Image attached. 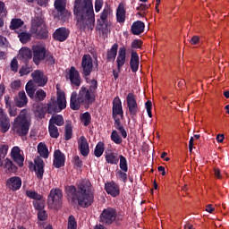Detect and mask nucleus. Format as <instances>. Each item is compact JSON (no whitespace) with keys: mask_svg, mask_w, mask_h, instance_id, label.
<instances>
[{"mask_svg":"<svg viewBox=\"0 0 229 229\" xmlns=\"http://www.w3.org/2000/svg\"><path fill=\"white\" fill-rule=\"evenodd\" d=\"M73 13L80 30H94L96 18L92 0H75Z\"/></svg>","mask_w":229,"mask_h":229,"instance_id":"nucleus-1","label":"nucleus"},{"mask_svg":"<svg viewBox=\"0 0 229 229\" xmlns=\"http://www.w3.org/2000/svg\"><path fill=\"white\" fill-rule=\"evenodd\" d=\"M91 190L90 182L82 181L78 185L77 191L74 186L68 187L67 194L72 201H76L77 199L80 207L87 208V207H90L94 203V195L90 191Z\"/></svg>","mask_w":229,"mask_h":229,"instance_id":"nucleus-2","label":"nucleus"},{"mask_svg":"<svg viewBox=\"0 0 229 229\" xmlns=\"http://www.w3.org/2000/svg\"><path fill=\"white\" fill-rule=\"evenodd\" d=\"M92 103H94V94L85 87H81L79 95L76 92L72 93L70 102L72 110H80L81 105H90Z\"/></svg>","mask_w":229,"mask_h":229,"instance_id":"nucleus-3","label":"nucleus"},{"mask_svg":"<svg viewBox=\"0 0 229 229\" xmlns=\"http://www.w3.org/2000/svg\"><path fill=\"white\" fill-rule=\"evenodd\" d=\"M30 126V121L26 117V110L23 109L13 123V131L20 137H24V135L29 133Z\"/></svg>","mask_w":229,"mask_h":229,"instance_id":"nucleus-4","label":"nucleus"},{"mask_svg":"<svg viewBox=\"0 0 229 229\" xmlns=\"http://www.w3.org/2000/svg\"><path fill=\"white\" fill-rule=\"evenodd\" d=\"M30 31L33 33V35H36L38 38H47L48 32L47 29L46 28V23H44V18H42V15L35 16L32 19Z\"/></svg>","mask_w":229,"mask_h":229,"instance_id":"nucleus-5","label":"nucleus"},{"mask_svg":"<svg viewBox=\"0 0 229 229\" xmlns=\"http://www.w3.org/2000/svg\"><path fill=\"white\" fill-rule=\"evenodd\" d=\"M8 145L0 146V167L4 166L5 173H17V165L10 158H5L3 163V158L8 155Z\"/></svg>","mask_w":229,"mask_h":229,"instance_id":"nucleus-6","label":"nucleus"},{"mask_svg":"<svg viewBox=\"0 0 229 229\" xmlns=\"http://www.w3.org/2000/svg\"><path fill=\"white\" fill-rule=\"evenodd\" d=\"M108 15H110V8L105 7L100 15V19L98 21V30H99V31H101L103 35L110 31V22L108 21Z\"/></svg>","mask_w":229,"mask_h":229,"instance_id":"nucleus-7","label":"nucleus"},{"mask_svg":"<svg viewBox=\"0 0 229 229\" xmlns=\"http://www.w3.org/2000/svg\"><path fill=\"white\" fill-rule=\"evenodd\" d=\"M57 106H55V102H52L48 104V114H51V112H61V110H64L67 107V100L65 98V93L63 91L58 90L57 91Z\"/></svg>","mask_w":229,"mask_h":229,"instance_id":"nucleus-8","label":"nucleus"},{"mask_svg":"<svg viewBox=\"0 0 229 229\" xmlns=\"http://www.w3.org/2000/svg\"><path fill=\"white\" fill-rule=\"evenodd\" d=\"M117 219V211L114 208H107L100 215V222L103 225H112Z\"/></svg>","mask_w":229,"mask_h":229,"instance_id":"nucleus-9","label":"nucleus"},{"mask_svg":"<svg viewBox=\"0 0 229 229\" xmlns=\"http://www.w3.org/2000/svg\"><path fill=\"white\" fill-rule=\"evenodd\" d=\"M123 103L121 102V98L116 97L113 101V117L116 126H119V121L123 119Z\"/></svg>","mask_w":229,"mask_h":229,"instance_id":"nucleus-10","label":"nucleus"},{"mask_svg":"<svg viewBox=\"0 0 229 229\" xmlns=\"http://www.w3.org/2000/svg\"><path fill=\"white\" fill-rule=\"evenodd\" d=\"M62 198H64V195L60 189H52L48 196V203L54 208H58V206L62 203Z\"/></svg>","mask_w":229,"mask_h":229,"instance_id":"nucleus-11","label":"nucleus"},{"mask_svg":"<svg viewBox=\"0 0 229 229\" xmlns=\"http://www.w3.org/2000/svg\"><path fill=\"white\" fill-rule=\"evenodd\" d=\"M33 51V62L36 65H38L44 58H46V47L43 45H35L32 47Z\"/></svg>","mask_w":229,"mask_h":229,"instance_id":"nucleus-12","label":"nucleus"},{"mask_svg":"<svg viewBox=\"0 0 229 229\" xmlns=\"http://www.w3.org/2000/svg\"><path fill=\"white\" fill-rule=\"evenodd\" d=\"M82 74L84 76H90L92 69H94V64L92 63V57L89 55H84L81 60Z\"/></svg>","mask_w":229,"mask_h":229,"instance_id":"nucleus-13","label":"nucleus"},{"mask_svg":"<svg viewBox=\"0 0 229 229\" xmlns=\"http://www.w3.org/2000/svg\"><path fill=\"white\" fill-rule=\"evenodd\" d=\"M127 106L130 112V114L133 117L137 115L139 112V105L137 104V98L133 93H129L126 97Z\"/></svg>","mask_w":229,"mask_h":229,"instance_id":"nucleus-14","label":"nucleus"},{"mask_svg":"<svg viewBox=\"0 0 229 229\" xmlns=\"http://www.w3.org/2000/svg\"><path fill=\"white\" fill-rule=\"evenodd\" d=\"M31 78L38 87H46L47 85V77L40 70L34 71L31 73Z\"/></svg>","mask_w":229,"mask_h":229,"instance_id":"nucleus-15","label":"nucleus"},{"mask_svg":"<svg viewBox=\"0 0 229 229\" xmlns=\"http://www.w3.org/2000/svg\"><path fill=\"white\" fill-rule=\"evenodd\" d=\"M11 158L17 163L19 167L24 165V156L22 150L19 147H13L11 150Z\"/></svg>","mask_w":229,"mask_h":229,"instance_id":"nucleus-16","label":"nucleus"},{"mask_svg":"<svg viewBox=\"0 0 229 229\" xmlns=\"http://www.w3.org/2000/svg\"><path fill=\"white\" fill-rule=\"evenodd\" d=\"M68 79L70 80L72 85H75V87H80L81 85V77L80 76V72H78L74 66L70 68L68 72Z\"/></svg>","mask_w":229,"mask_h":229,"instance_id":"nucleus-17","label":"nucleus"},{"mask_svg":"<svg viewBox=\"0 0 229 229\" xmlns=\"http://www.w3.org/2000/svg\"><path fill=\"white\" fill-rule=\"evenodd\" d=\"M22 186V180L19 176H13L6 181V187L10 189V191H19Z\"/></svg>","mask_w":229,"mask_h":229,"instance_id":"nucleus-18","label":"nucleus"},{"mask_svg":"<svg viewBox=\"0 0 229 229\" xmlns=\"http://www.w3.org/2000/svg\"><path fill=\"white\" fill-rule=\"evenodd\" d=\"M10 130V118L4 114L3 108H0V131L6 133Z\"/></svg>","mask_w":229,"mask_h":229,"instance_id":"nucleus-19","label":"nucleus"},{"mask_svg":"<svg viewBox=\"0 0 229 229\" xmlns=\"http://www.w3.org/2000/svg\"><path fill=\"white\" fill-rule=\"evenodd\" d=\"M65 165V155L62 153L59 149L55 150L54 153V165L57 169H60V167H64Z\"/></svg>","mask_w":229,"mask_h":229,"instance_id":"nucleus-20","label":"nucleus"},{"mask_svg":"<svg viewBox=\"0 0 229 229\" xmlns=\"http://www.w3.org/2000/svg\"><path fill=\"white\" fill-rule=\"evenodd\" d=\"M14 105L18 108H23L28 105V97L26 96V92L20 91L16 97L14 98Z\"/></svg>","mask_w":229,"mask_h":229,"instance_id":"nucleus-21","label":"nucleus"},{"mask_svg":"<svg viewBox=\"0 0 229 229\" xmlns=\"http://www.w3.org/2000/svg\"><path fill=\"white\" fill-rule=\"evenodd\" d=\"M78 146L81 151V155H82V157H88L89 153V142L87 141V138H85V136H81V138H79Z\"/></svg>","mask_w":229,"mask_h":229,"instance_id":"nucleus-22","label":"nucleus"},{"mask_svg":"<svg viewBox=\"0 0 229 229\" xmlns=\"http://www.w3.org/2000/svg\"><path fill=\"white\" fill-rule=\"evenodd\" d=\"M34 171L38 180H42V177L44 176V160L40 157L34 160Z\"/></svg>","mask_w":229,"mask_h":229,"instance_id":"nucleus-23","label":"nucleus"},{"mask_svg":"<svg viewBox=\"0 0 229 229\" xmlns=\"http://www.w3.org/2000/svg\"><path fill=\"white\" fill-rule=\"evenodd\" d=\"M67 37H69V30H67L65 28H59L53 34V38H55V40H58L59 42L67 40Z\"/></svg>","mask_w":229,"mask_h":229,"instance_id":"nucleus-24","label":"nucleus"},{"mask_svg":"<svg viewBox=\"0 0 229 229\" xmlns=\"http://www.w3.org/2000/svg\"><path fill=\"white\" fill-rule=\"evenodd\" d=\"M117 22L123 23L126 21V4L121 3L116 9Z\"/></svg>","mask_w":229,"mask_h":229,"instance_id":"nucleus-25","label":"nucleus"},{"mask_svg":"<svg viewBox=\"0 0 229 229\" xmlns=\"http://www.w3.org/2000/svg\"><path fill=\"white\" fill-rule=\"evenodd\" d=\"M117 68L121 69L126 64V47H121L118 51V56L116 58Z\"/></svg>","mask_w":229,"mask_h":229,"instance_id":"nucleus-26","label":"nucleus"},{"mask_svg":"<svg viewBox=\"0 0 229 229\" xmlns=\"http://www.w3.org/2000/svg\"><path fill=\"white\" fill-rule=\"evenodd\" d=\"M106 191L107 194H110L113 198L119 196V186L114 182L106 183Z\"/></svg>","mask_w":229,"mask_h":229,"instance_id":"nucleus-27","label":"nucleus"},{"mask_svg":"<svg viewBox=\"0 0 229 229\" xmlns=\"http://www.w3.org/2000/svg\"><path fill=\"white\" fill-rule=\"evenodd\" d=\"M139 54H137L135 51H132L130 61L131 70L132 72H137L139 71Z\"/></svg>","mask_w":229,"mask_h":229,"instance_id":"nucleus-28","label":"nucleus"},{"mask_svg":"<svg viewBox=\"0 0 229 229\" xmlns=\"http://www.w3.org/2000/svg\"><path fill=\"white\" fill-rule=\"evenodd\" d=\"M144 28H146L144 22L138 21L132 24L131 31L132 35H140V33H144Z\"/></svg>","mask_w":229,"mask_h":229,"instance_id":"nucleus-29","label":"nucleus"},{"mask_svg":"<svg viewBox=\"0 0 229 229\" xmlns=\"http://www.w3.org/2000/svg\"><path fill=\"white\" fill-rule=\"evenodd\" d=\"M117 49H119V45L114 43L112 47L107 51L106 60L107 62H114L117 56Z\"/></svg>","mask_w":229,"mask_h":229,"instance_id":"nucleus-30","label":"nucleus"},{"mask_svg":"<svg viewBox=\"0 0 229 229\" xmlns=\"http://www.w3.org/2000/svg\"><path fill=\"white\" fill-rule=\"evenodd\" d=\"M47 93H46V91H44V89H39L38 90H36V92H34L33 94V98L34 101H36L37 103H40V101H44L45 98H47Z\"/></svg>","mask_w":229,"mask_h":229,"instance_id":"nucleus-31","label":"nucleus"},{"mask_svg":"<svg viewBox=\"0 0 229 229\" xmlns=\"http://www.w3.org/2000/svg\"><path fill=\"white\" fill-rule=\"evenodd\" d=\"M19 58H21L23 60H30L33 54L31 53V50L28 47H22L19 51Z\"/></svg>","mask_w":229,"mask_h":229,"instance_id":"nucleus-32","label":"nucleus"},{"mask_svg":"<svg viewBox=\"0 0 229 229\" xmlns=\"http://www.w3.org/2000/svg\"><path fill=\"white\" fill-rule=\"evenodd\" d=\"M38 153L43 158H47V157H49V150L47 149V147L46 146V143L40 142L38 145Z\"/></svg>","mask_w":229,"mask_h":229,"instance_id":"nucleus-33","label":"nucleus"},{"mask_svg":"<svg viewBox=\"0 0 229 229\" xmlns=\"http://www.w3.org/2000/svg\"><path fill=\"white\" fill-rule=\"evenodd\" d=\"M49 124H52L54 126L55 124H56V126H64V116L60 114L53 115L49 121Z\"/></svg>","mask_w":229,"mask_h":229,"instance_id":"nucleus-34","label":"nucleus"},{"mask_svg":"<svg viewBox=\"0 0 229 229\" xmlns=\"http://www.w3.org/2000/svg\"><path fill=\"white\" fill-rule=\"evenodd\" d=\"M57 17L59 21L65 22L66 21H69V17H71V13H69L67 9H61L57 11Z\"/></svg>","mask_w":229,"mask_h":229,"instance_id":"nucleus-35","label":"nucleus"},{"mask_svg":"<svg viewBox=\"0 0 229 229\" xmlns=\"http://www.w3.org/2000/svg\"><path fill=\"white\" fill-rule=\"evenodd\" d=\"M106 160L107 164H112V165H117L119 164V158H117V156L114 152H106Z\"/></svg>","mask_w":229,"mask_h":229,"instance_id":"nucleus-36","label":"nucleus"},{"mask_svg":"<svg viewBox=\"0 0 229 229\" xmlns=\"http://www.w3.org/2000/svg\"><path fill=\"white\" fill-rule=\"evenodd\" d=\"M25 90L29 96V98H33V95L35 94V84L33 81H29L25 86Z\"/></svg>","mask_w":229,"mask_h":229,"instance_id":"nucleus-37","label":"nucleus"},{"mask_svg":"<svg viewBox=\"0 0 229 229\" xmlns=\"http://www.w3.org/2000/svg\"><path fill=\"white\" fill-rule=\"evenodd\" d=\"M6 13H8L6 11V6L3 2L0 1V28L4 26V20H3V17H6Z\"/></svg>","mask_w":229,"mask_h":229,"instance_id":"nucleus-38","label":"nucleus"},{"mask_svg":"<svg viewBox=\"0 0 229 229\" xmlns=\"http://www.w3.org/2000/svg\"><path fill=\"white\" fill-rule=\"evenodd\" d=\"M103 153H105V143L100 141L97 144L95 148L94 155L95 157L99 158V157H101Z\"/></svg>","mask_w":229,"mask_h":229,"instance_id":"nucleus-39","label":"nucleus"},{"mask_svg":"<svg viewBox=\"0 0 229 229\" xmlns=\"http://www.w3.org/2000/svg\"><path fill=\"white\" fill-rule=\"evenodd\" d=\"M48 131L52 139H58V137L60 136V132L58 131V127H56V125H52L51 123H49Z\"/></svg>","mask_w":229,"mask_h":229,"instance_id":"nucleus-40","label":"nucleus"},{"mask_svg":"<svg viewBox=\"0 0 229 229\" xmlns=\"http://www.w3.org/2000/svg\"><path fill=\"white\" fill-rule=\"evenodd\" d=\"M24 25V21L21 19H13L10 25V30H19V28H22Z\"/></svg>","mask_w":229,"mask_h":229,"instance_id":"nucleus-41","label":"nucleus"},{"mask_svg":"<svg viewBox=\"0 0 229 229\" xmlns=\"http://www.w3.org/2000/svg\"><path fill=\"white\" fill-rule=\"evenodd\" d=\"M26 196H28V198H30V199H35L36 201L42 200V195L33 191H27Z\"/></svg>","mask_w":229,"mask_h":229,"instance_id":"nucleus-42","label":"nucleus"},{"mask_svg":"<svg viewBox=\"0 0 229 229\" xmlns=\"http://www.w3.org/2000/svg\"><path fill=\"white\" fill-rule=\"evenodd\" d=\"M92 117L90 116V113L86 112L81 116V121L84 126H89L90 124Z\"/></svg>","mask_w":229,"mask_h":229,"instance_id":"nucleus-43","label":"nucleus"},{"mask_svg":"<svg viewBox=\"0 0 229 229\" xmlns=\"http://www.w3.org/2000/svg\"><path fill=\"white\" fill-rule=\"evenodd\" d=\"M111 140H113L114 144H121L123 142V138L119 136L117 131H113L111 133Z\"/></svg>","mask_w":229,"mask_h":229,"instance_id":"nucleus-44","label":"nucleus"},{"mask_svg":"<svg viewBox=\"0 0 229 229\" xmlns=\"http://www.w3.org/2000/svg\"><path fill=\"white\" fill-rule=\"evenodd\" d=\"M18 37L21 44H26L27 42H30V40H31V35L26 32L20 33Z\"/></svg>","mask_w":229,"mask_h":229,"instance_id":"nucleus-45","label":"nucleus"},{"mask_svg":"<svg viewBox=\"0 0 229 229\" xmlns=\"http://www.w3.org/2000/svg\"><path fill=\"white\" fill-rule=\"evenodd\" d=\"M67 3L66 0H55V10L60 11V10H65Z\"/></svg>","mask_w":229,"mask_h":229,"instance_id":"nucleus-46","label":"nucleus"},{"mask_svg":"<svg viewBox=\"0 0 229 229\" xmlns=\"http://www.w3.org/2000/svg\"><path fill=\"white\" fill-rule=\"evenodd\" d=\"M120 169L124 173H128V162L123 156H120Z\"/></svg>","mask_w":229,"mask_h":229,"instance_id":"nucleus-47","label":"nucleus"},{"mask_svg":"<svg viewBox=\"0 0 229 229\" xmlns=\"http://www.w3.org/2000/svg\"><path fill=\"white\" fill-rule=\"evenodd\" d=\"M78 224L76 223V218L73 216H69L68 218V229H77Z\"/></svg>","mask_w":229,"mask_h":229,"instance_id":"nucleus-48","label":"nucleus"},{"mask_svg":"<svg viewBox=\"0 0 229 229\" xmlns=\"http://www.w3.org/2000/svg\"><path fill=\"white\" fill-rule=\"evenodd\" d=\"M31 71H32L31 67L25 65L20 69L19 72H20L21 76H26V75L30 74V72H31Z\"/></svg>","mask_w":229,"mask_h":229,"instance_id":"nucleus-49","label":"nucleus"},{"mask_svg":"<svg viewBox=\"0 0 229 229\" xmlns=\"http://www.w3.org/2000/svg\"><path fill=\"white\" fill-rule=\"evenodd\" d=\"M145 106H146V110H147V114L148 115V117H153V114L151 113V110L153 108V103L151 102V100H148L145 103Z\"/></svg>","mask_w":229,"mask_h":229,"instance_id":"nucleus-50","label":"nucleus"},{"mask_svg":"<svg viewBox=\"0 0 229 229\" xmlns=\"http://www.w3.org/2000/svg\"><path fill=\"white\" fill-rule=\"evenodd\" d=\"M116 176L117 178H119V180H122V182L126 183V180H128V174H126V172H123L120 170L116 173Z\"/></svg>","mask_w":229,"mask_h":229,"instance_id":"nucleus-51","label":"nucleus"},{"mask_svg":"<svg viewBox=\"0 0 229 229\" xmlns=\"http://www.w3.org/2000/svg\"><path fill=\"white\" fill-rule=\"evenodd\" d=\"M114 126L117 130H119V131L123 139H126V137H128V133L126 132V130H124V128L123 126H121V121H119V126H116L115 123H114Z\"/></svg>","mask_w":229,"mask_h":229,"instance_id":"nucleus-52","label":"nucleus"},{"mask_svg":"<svg viewBox=\"0 0 229 229\" xmlns=\"http://www.w3.org/2000/svg\"><path fill=\"white\" fill-rule=\"evenodd\" d=\"M45 58H46V62H47V64H48V65L55 64V57L53 56L52 54H49V53L46 54Z\"/></svg>","mask_w":229,"mask_h":229,"instance_id":"nucleus-53","label":"nucleus"},{"mask_svg":"<svg viewBox=\"0 0 229 229\" xmlns=\"http://www.w3.org/2000/svg\"><path fill=\"white\" fill-rule=\"evenodd\" d=\"M131 47H133V49H140V47H142V40H140V39H134L131 42Z\"/></svg>","mask_w":229,"mask_h":229,"instance_id":"nucleus-54","label":"nucleus"},{"mask_svg":"<svg viewBox=\"0 0 229 229\" xmlns=\"http://www.w3.org/2000/svg\"><path fill=\"white\" fill-rule=\"evenodd\" d=\"M11 70L13 72H17L19 70V62H17V59L13 58L11 62Z\"/></svg>","mask_w":229,"mask_h":229,"instance_id":"nucleus-55","label":"nucleus"},{"mask_svg":"<svg viewBox=\"0 0 229 229\" xmlns=\"http://www.w3.org/2000/svg\"><path fill=\"white\" fill-rule=\"evenodd\" d=\"M11 89L13 90H19V89H21V81L17 80V81H13L11 83Z\"/></svg>","mask_w":229,"mask_h":229,"instance_id":"nucleus-56","label":"nucleus"},{"mask_svg":"<svg viewBox=\"0 0 229 229\" xmlns=\"http://www.w3.org/2000/svg\"><path fill=\"white\" fill-rule=\"evenodd\" d=\"M65 140H69L70 139H72V129H71V127H66L65 128Z\"/></svg>","mask_w":229,"mask_h":229,"instance_id":"nucleus-57","label":"nucleus"},{"mask_svg":"<svg viewBox=\"0 0 229 229\" xmlns=\"http://www.w3.org/2000/svg\"><path fill=\"white\" fill-rule=\"evenodd\" d=\"M101 8H103V0H96L95 12H101Z\"/></svg>","mask_w":229,"mask_h":229,"instance_id":"nucleus-58","label":"nucleus"},{"mask_svg":"<svg viewBox=\"0 0 229 229\" xmlns=\"http://www.w3.org/2000/svg\"><path fill=\"white\" fill-rule=\"evenodd\" d=\"M38 217L39 221H46V219H47V214L44 210L38 211Z\"/></svg>","mask_w":229,"mask_h":229,"instance_id":"nucleus-59","label":"nucleus"},{"mask_svg":"<svg viewBox=\"0 0 229 229\" xmlns=\"http://www.w3.org/2000/svg\"><path fill=\"white\" fill-rule=\"evenodd\" d=\"M34 208H36V210H38V212L43 211L44 210V202L36 201L34 203Z\"/></svg>","mask_w":229,"mask_h":229,"instance_id":"nucleus-60","label":"nucleus"},{"mask_svg":"<svg viewBox=\"0 0 229 229\" xmlns=\"http://www.w3.org/2000/svg\"><path fill=\"white\" fill-rule=\"evenodd\" d=\"M205 210L206 212H208V214H214V212H216V208H214V205L208 204L206 206Z\"/></svg>","mask_w":229,"mask_h":229,"instance_id":"nucleus-61","label":"nucleus"},{"mask_svg":"<svg viewBox=\"0 0 229 229\" xmlns=\"http://www.w3.org/2000/svg\"><path fill=\"white\" fill-rule=\"evenodd\" d=\"M190 43L191 44V46H196L197 44L199 43V37L198 36H193L191 38V39L190 40Z\"/></svg>","mask_w":229,"mask_h":229,"instance_id":"nucleus-62","label":"nucleus"},{"mask_svg":"<svg viewBox=\"0 0 229 229\" xmlns=\"http://www.w3.org/2000/svg\"><path fill=\"white\" fill-rule=\"evenodd\" d=\"M148 8H149V5L146 4H141L140 6L137 7V10L139 12H144V10H148Z\"/></svg>","mask_w":229,"mask_h":229,"instance_id":"nucleus-63","label":"nucleus"},{"mask_svg":"<svg viewBox=\"0 0 229 229\" xmlns=\"http://www.w3.org/2000/svg\"><path fill=\"white\" fill-rule=\"evenodd\" d=\"M4 102L6 108L12 107V101L10 100V97H4Z\"/></svg>","mask_w":229,"mask_h":229,"instance_id":"nucleus-64","label":"nucleus"}]
</instances>
